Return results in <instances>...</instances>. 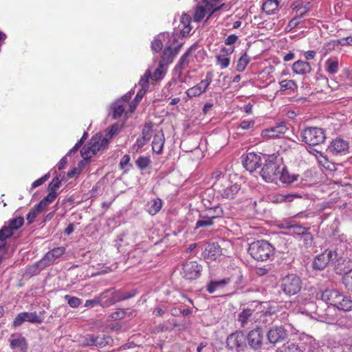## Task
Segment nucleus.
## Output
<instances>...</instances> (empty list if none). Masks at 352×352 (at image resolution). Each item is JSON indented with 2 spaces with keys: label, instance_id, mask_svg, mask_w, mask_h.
<instances>
[{
  "label": "nucleus",
  "instance_id": "obj_32",
  "mask_svg": "<svg viewBox=\"0 0 352 352\" xmlns=\"http://www.w3.org/2000/svg\"><path fill=\"white\" fill-rule=\"evenodd\" d=\"M223 215V210L219 206L208 208L201 213V217H208L214 221V219L221 217Z\"/></svg>",
  "mask_w": 352,
  "mask_h": 352
},
{
  "label": "nucleus",
  "instance_id": "obj_15",
  "mask_svg": "<svg viewBox=\"0 0 352 352\" xmlns=\"http://www.w3.org/2000/svg\"><path fill=\"white\" fill-rule=\"evenodd\" d=\"M226 343L229 349H236L239 352L243 351L246 346L244 333L242 331H236L230 334L227 338Z\"/></svg>",
  "mask_w": 352,
  "mask_h": 352
},
{
  "label": "nucleus",
  "instance_id": "obj_3",
  "mask_svg": "<svg viewBox=\"0 0 352 352\" xmlns=\"http://www.w3.org/2000/svg\"><path fill=\"white\" fill-rule=\"evenodd\" d=\"M248 252L255 260L264 261L274 256V248L267 241L259 240L250 245Z\"/></svg>",
  "mask_w": 352,
  "mask_h": 352
},
{
  "label": "nucleus",
  "instance_id": "obj_7",
  "mask_svg": "<svg viewBox=\"0 0 352 352\" xmlns=\"http://www.w3.org/2000/svg\"><path fill=\"white\" fill-rule=\"evenodd\" d=\"M302 140L309 146H316L324 142L325 136L322 129L308 127L301 133Z\"/></svg>",
  "mask_w": 352,
  "mask_h": 352
},
{
  "label": "nucleus",
  "instance_id": "obj_8",
  "mask_svg": "<svg viewBox=\"0 0 352 352\" xmlns=\"http://www.w3.org/2000/svg\"><path fill=\"white\" fill-rule=\"evenodd\" d=\"M288 129L287 124L284 121H281L277 122L274 126L263 129L261 135L264 140L279 138L285 134Z\"/></svg>",
  "mask_w": 352,
  "mask_h": 352
},
{
  "label": "nucleus",
  "instance_id": "obj_41",
  "mask_svg": "<svg viewBox=\"0 0 352 352\" xmlns=\"http://www.w3.org/2000/svg\"><path fill=\"white\" fill-rule=\"evenodd\" d=\"M165 65L166 64L164 63L161 61L160 62L158 67L155 69L153 74L152 76L151 75V78L153 80H159L164 78L166 72V69L164 67Z\"/></svg>",
  "mask_w": 352,
  "mask_h": 352
},
{
  "label": "nucleus",
  "instance_id": "obj_59",
  "mask_svg": "<svg viewBox=\"0 0 352 352\" xmlns=\"http://www.w3.org/2000/svg\"><path fill=\"white\" fill-rule=\"evenodd\" d=\"M302 238L303 239L305 245L308 247L311 246L312 241H313V235L311 232L307 230L305 234H303L302 236Z\"/></svg>",
  "mask_w": 352,
  "mask_h": 352
},
{
  "label": "nucleus",
  "instance_id": "obj_23",
  "mask_svg": "<svg viewBox=\"0 0 352 352\" xmlns=\"http://www.w3.org/2000/svg\"><path fill=\"white\" fill-rule=\"evenodd\" d=\"M230 283V277L225 278L218 280H210L206 286V290L210 294H213L217 292H221L225 289L226 286Z\"/></svg>",
  "mask_w": 352,
  "mask_h": 352
},
{
  "label": "nucleus",
  "instance_id": "obj_13",
  "mask_svg": "<svg viewBox=\"0 0 352 352\" xmlns=\"http://www.w3.org/2000/svg\"><path fill=\"white\" fill-rule=\"evenodd\" d=\"M258 312H254L251 309H244L239 314L238 322L243 328H250L254 325L257 320Z\"/></svg>",
  "mask_w": 352,
  "mask_h": 352
},
{
  "label": "nucleus",
  "instance_id": "obj_28",
  "mask_svg": "<svg viewBox=\"0 0 352 352\" xmlns=\"http://www.w3.org/2000/svg\"><path fill=\"white\" fill-rule=\"evenodd\" d=\"M165 142L164 135L162 131L156 133L152 142L153 151L157 154L162 153Z\"/></svg>",
  "mask_w": 352,
  "mask_h": 352
},
{
  "label": "nucleus",
  "instance_id": "obj_35",
  "mask_svg": "<svg viewBox=\"0 0 352 352\" xmlns=\"http://www.w3.org/2000/svg\"><path fill=\"white\" fill-rule=\"evenodd\" d=\"M212 179H214V182L212 183V187L214 190L217 189V185L220 184L223 185L225 182H226L228 179L226 176V173H223L219 170H217L212 173L211 176Z\"/></svg>",
  "mask_w": 352,
  "mask_h": 352
},
{
  "label": "nucleus",
  "instance_id": "obj_16",
  "mask_svg": "<svg viewBox=\"0 0 352 352\" xmlns=\"http://www.w3.org/2000/svg\"><path fill=\"white\" fill-rule=\"evenodd\" d=\"M337 257V253L333 250H326L318 255L313 263V267L316 270H322L325 268L327 264Z\"/></svg>",
  "mask_w": 352,
  "mask_h": 352
},
{
  "label": "nucleus",
  "instance_id": "obj_62",
  "mask_svg": "<svg viewBox=\"0 0 352 352\" xmlns=\"http://www.w3.org/2000/svg\"><path fill=\"white\" fill-rule=\"evenodd\" d=\"M118 131V126L116 125H113L109 129L108 133L106 134L104 137H103L104 139L107 140V142H109V140L112 138L113 135H115Z\"/></svg>",
  "mask_w": 352,
  "mask_h": 352
},
{
  "label": "nucleus",
  "instance_id": "obj_21",
  "mask_svg": "<svg viewBox=\"0 0 352 352\" xmlns=\"http://www.w3.org/2000/svg\"><path fill=\"white\" fill-rule=\"evenodd\" d=\"M118 297V293L114 288L107 289L98 295V298L102 299V301L108 303V305L102 306V307H109L116 302H120Z\"/></svg>",
  "mask_w": 352,
  "mask_h": 352
},
{
  "label": "nucleus",
  "instance_id": "obj_31",
  "mask_svg": "<svg viewBox=\"0 0 352 352\" xmlns=\"http://www.w3.org/2000/svg\"><path fill=\"white\" fill-rule=\"evenodd\" d=\"M181 45L173 49L170 46H168L163 52L161 62L167 65L173 62L174 56L178 53Z\"/></svg>",
  "mask_w": 352,
  "mask_h": 352
},
{
  "label": "nucleus",
  "instance_id": "obj_40",
  "mask_svg": "<svg viewBox=\"0 0 352 352\" xmlns=\"http://www.w3.org/2000/svg\"><path fill=\"white\" fill-rule=\"evenodd\" d=\"M250 61V56L244 53L238 60L236 69L239 72H243Z\"/></svg>",
  "mask_w": 352,
  "mask_h": 352
},
{
  "label": "nucleus",
  "instance_id": "obj_11",
  "mask_svg": "<svg viewBox=\"0 0 352 352\" xmlns=\"http://www.w3.org/2000/svg\"><path fill=\"white\" fill-rule=\"evenodd\" d=\"M247 341L251 349L257 351L262 348L264 342V333L263 329L256 327L247 334Z\"/></svg>",
  "mask_w": 352,
  "mask_h": 352
},
{
  "label": "nucleus",
  "instance_id": "obj_27",
  "mask_svg": "<svg viewBox=\"0 0 352 352\" xmlns=\"http://www.w3.org/2000/svg\"><path fill=\"white\" fill-rule=\"evenodd\" d=\"M284 228L288 234L300 236L308 230L304 226L292 223H286Z\"/></svg>",
  "mask_w": 352,
  "mask_h": 352
},
{
  "label": "nucleus",
  "instance_id": "obj_9",
  "mask_svg": "<svg viewBox=\"0 0 352 352\" xmlns=\"http://www.w3.org/2000/svg\"><path fill=\"white\" fill-rule=\"evenodd\" d=\"M113 341L112 338L104 334H87L82 338V344L84 346H95L103 347L109 344Z\"/></svg>",
  "mask_w": 352,
  "mask_h": 352
},
{
  "label": "nucleus",
  "instance_id": "obj_46",
  "mask_svg": "<svg viewBox=\"0 0 352 352\" xmlns=\"http://www.w3.org/2000/svg\"><path fill=\"white\" fill-rule=\"evenodd\" d=\"M151 78V71L149 69H147L144 76L141 78V79L139 81L138 85L141 87L142 90H144L145 91H147L148 88V78Z\"/></svg>",
  "mask_w": 352,
  "mask_h": 352
},
{
  "label": "nucleus",
  "instance_id": "obj_39",
  "mask_svg": "<svg viewBox=\"0 0 352 352\" xmlns=\"http://www.w3.org/2000/svg\"><path fill=\"white\" fill-rule=\"evenodd\" d=\"M122 100H117L111 105L113 112V117L114 119H118L122 115L124 111L125 105L122 104Z\"/></svg>",
  "mask_w": 352,
  "mask_h": 352
},
{
  "label": "nucleus",
  "instance_id": "obj_51",
  "mask_svg": "<svg viewBox=\"0 0 352 352\" xmlns=\"http://www.w3.org/2000/svg\"><path fill=\"white\" fill-rule=\"evenodd\" d=\"M300 197L298 194H287V195H280L277 197L276 201L278 202H290L292 201L295 198Z\"/></svg>",
  "mask_w": 352,
  "mask_h": 352
},
{
  "label": "nucleus",
  "instance_id": "obj_29",
  "mask_svg": "<svg viewBox=\"0 0 352 352\" xmlns=\"http://www.w3.org/2000/svg\"><path fill=\"white\" fill-rule=\"evenodd\" d=\"M212 1H208V2H204L206 3L205 8L203 6H199L196 9L195 14H194V20L196 22L201 21L204 17L205 16L206 14L208 12H210V13L212 11Z\"/></svg>",
  "mask_w": 352,
  "mask_h": 352
},
{
  "label": "nucleus",
  "instance_id": "obj_14",
  "mask_svg": "<svg viewBox=\"0 0 352 352\" xmlns=\"http://www.w3.org/2000/svg\"><path fill=\"white\" fill-rule=\"evenodd\" d=\"M266 336L269 343L274 346L284 341L287 337V333L283 327L274 326L269 329Z\"/></svg>",
  "mask_w": 352,
  "mask_h": 352
},
{
  "label": "nucleus",
  "instance_id": "obj_26",
  "mask_svg": "<svg viewBox=\"0 0 352 352\" xmlns=\"http://www.w3.org/2000/svg\"><path fill=\"white\" fill-rule=\"evenodd\" d=\"M204 255L212 260L217 259L221 254V249L217 243H208L204 252Z\"/></svg>",
  "mask_w": 352,
  "mask_h": 352
},
{
  "label": "nucleus",
  "instance_id": "obj_19",
  "mask_svg": "<svg viewBox=\"0 0 352 352\" xmlns=\"http://www.w3.org/2000/svg\"><path fill=\"white\" fill-rule=\"evenodd\" d=\"M349 149L348 142L342 138H336L333 140L329 146L327 151L332 155H344Z\"/></svg>",
  "mask_w": 352,
  "mask_h": 352
},
{
  "label": "nucleus",
  "instance_id": "obj_42",
  "mask_svg": "<svg viewBox=\"0 0 352 352\" xmlns=\"http://www.w3.org/2000/svg\"><path fill=\"white\" fill-rule=\"evenodd\" d=\"M340 43H338V40L337 41H331L328 43H326L324 44L322 52V57L326 56L330 52L334 50L336 47L338 46Z\"/></svg>",
  "mask_w": 352,
  "mask_h": 352
},
{
  "label": "nucleus",
  "instance_id": "obj_52",
  "mask_svg": "<svg viewBox=\"0 0 352 352\" xmlns=\"http://www.w3.org/2000/svg\"><path fill=\"white\" fill-rule=\"evenodd\" d=\"M148 141V140L141 136L137 139L135 143L132 146L131 149L137 152L140 148L146 145Z\"/></svg>",
  "mask_w": 352,
  "mask_h": 352
},
{
  "label": "nucleus",
  "instance_id": "obj_34",
  "mask_svg": "<svg viewBox=\"0 0 352 352\" xmlns=\"http://www.w3.org/2000/svg\"><path fill=\"white\" fill-rule=\"evenodd\" d=\"M162 205L163 202L161 199L154 198L148 201L146 204V211L151 215H155L161 210Z\"/></svg>",
  "mask_w": 352,
  "mask_h": 352
},
{
  "label": "nucleus",
  "instance_id": "obj_64",
  "mask_svg": "<svg viewBox=\"0 0 352 352\" xmlns=\"http://www.w3.org/2000/svg\"><path fill=\"white\" fill-rule=\"evenodd\" d=\"M286 352H301V350L298 345L292 343L288 345Z\"/></svg>",
  "mask_w": 352,
  "mask_h": 352
},
{
  "label": "nucleus",
  "instance_id": "obj_22",
  "mask_svg": "<svg viewBox=\"0 0 352 352\" xmlns=\"http://www.w3.org/2000/svg\"><path fill=\"white\" fill-rule=\"evenodd\" d=\"M198 47L197 43H194L188 50L182 56L178 63L175 67V71L179 74H181L182 71L186 69L188 64L189 60L188 56L194 52Z\"/></svg>",
  "mask_w": 352,
  "mask_h": 352
},
{
  "label": "nucleus",
  "instance_id": "obj_58",
  "mask_svg": "<svg viewBox=\"0 0 352 352\" xmlns=\"http://www.w3.org/2000/svg\"><path fill=\"white\" fill-rule=\"evenodd\" d=\"M41 212L37 210L35 207L32 208L27 214V219L28 220L29 223H32L34 221V219Z\"/></svg>",
  "mask_w": 352,
  "mask_h": 352
},
{
  "label": "nucleus",
  "instance_id": "obj_33",
  "mask_svg": "<svg viewBox=\"0 0 352 352\" xmlns=\"http://www.w3.org/2000/svg\"><path fill=\"white\" fill-rule=\"evenodd\" d=\"M298 176V175L296 174H289L286 166L283 164L280 170L278 180H280L283 184H290L297 180Z\"/></svg>",
  "mask_w": 352,
  "mask_h": 352
},
{
  "label": "nucleus",
  "instance_id": "obj_12",
  "mask_svg": "<svg viewBox=\"0 0 352 352\" xmlns=\"http://www.w3.org/2000/svg\"><path fill=\"white\" fill-rule=\"evenodd\" d=\"M212 72H209L206 74V78L202 80L197 85L189 88L186 94L189 98L197 97L205 93L208 87L212 82Z\"/></svg>",
  "mask_w": 352,
  "mask_h": 352
},
{
  "label": "nucleus",
  "instance_id": "obj_6",
  "mask_svg": "<svg viewBox=\"0 0 352 352\" xmlns=\"http://www.w3.org/2000/svg\"><path fill=\"white\" fill-rule=\"evenodd\" d=\"M217 189L214 191L217 196L226 199H233L242 193L241 185L234 183L232 184L229 179L223 184L217 185Z\"/></svg>",
  "mask_w": 352,
  "mask_h": 352
},
{
  "label": "nucleus",
  "instance_id": "obj_53",
  "mask_svg": "<svg viewBox=\"0 0 352 352\" xmlns=\"http://www.w3.org/2000/svg\"><path fill=\"white\" fill-rule=\"evenodd\" d=\"M118 293V300L120 301L125 300L127 299H129L131 298H133L137 294V292L135 289H133L128 292H117Z\"/></svg>",
  "mask_w": 352,
  "mask_h": 352
},
{
  "label": "nucleus",
  "instance_id": "obj_63",
  "mask_svg": "<svg viewBox=\"0 0 352 352\" xmlns=\"http://www.w3.org/2000/svg\"><path fill=\"white\" fill-rule=\"evenodd\" d=\"M238 40V36L235 34L229 35L225 40V44L227 45H231L234 44Z\"/></svg>",
  "mask_w": 352,
  "mask_h": 352
},
{
  "label": "nucleus",
  "instance_id": "obj_37",
  "mask_svg": "<svg viewBox=\"0 0 352 352\" xmlns=\"http://www.w3.org/2000/svg\"><path fill=\"white\" fill-rule=\"evenodd\" d=\"M278 0H267L263 3L262 9L267 14H272L278 10Z\"/></svg>",
  "mask_w": 352,
  "mask_h": 352
},
{
  "label": "nucleus",
  "instance_id": "obj_18",
  "mask_svg": "<svg viewBox=\"0 0 352 352\" xmlns=\"http://www.w3.org/2000/svg\"><path fill=\"white\" fill-rule=\"evenodd\" d=\"M202 267L195 261L186 262L183 265L182 276L188 280L197 278L201 275Z\"/></svg>",
  "mask_w": 352,
  "mask_h": 352
},
{
  "label": "nucleus",
  "instance_id": "obj_60",
  "mask_svg": "<svg viewBox=\"0 0 352 352\" xmlns=\"http://www.w3.org/2000/svg\"><path fill=\"white\" fill-rule=\"evenodd\" d=\"M255 122L254 120H243L240 123V128L242 129H250L254 126Z\"/></svg>",
  "mask_w": 352,
  "mask_h": 352
},
{
  "label": "nucleus",
  "instance_id": "obj_5",
  "mask_svg": "<svg viewBox=\"0 0 352 352\" xmlns=\"http://www.w3.org/2000/svg\"><path fill=\"white\" fill-rule=\"evenodd\" d=\"M280 292L287 296L298 294L302 288V280L295 274H289L285 276L280 281Z\"/></svg>",
  "mask_w": 352,
  "mask_h": 352
},
{
  "label": "nucleus",
  "instance_id": "obj_1",
  "mask_svg": "<svg viewBox=\"0 0 352 352\" xmlns=\"http://www.w3.org/2000/svg\"><path fill=\"white\" fill-rule=\"evenodd\" d=\"M265 164L261 171V176L267 182L277 183L283 165V158L277 153L263 155Z\"/></svg>",
  "mask_w": 352,
  "mask_h": 352
},
{
  "label": "nucleus",
  "instance_id": "obj_50",
  "mask_svg": "<svg viewBox=\"0 0 352 352\" xmlns=\"http://www.w3.org/2000/svg\"><path fill=\"white\" fill-rule=\"evenodd\" d=\"M65 299L67 301L68 305L72 308L78 307L81 303V300L76 296L65 295Z\"/></svg>",
  "mask_w": 352,
  "mask_h": 352
},
{
  "label": "nucleus",
  "instance_id": "obj_24",
  "mask_svg": "<svg viewBox=\"0 0 352 352\" xmlns=\"http://www.w3.org/2000/svg\"><path fill=\"white\" fill-rule=\"evenodd\" d=\"M292 68L293 72L298 75H306L310 74L312 71L310 63L302 60L294 62Z\"/></svg>",
  "mask_w": 352,
  "mask_h": 352
},
{
  "label": "nucleus",
  "instance_id": "obj_44",
  "mask_svg": "<svg viewBox=\"0 0 352 352\" xmlns=\"http://www.w3.org/2000/svg\"><path fill=\"white\" fill-rule=\"evenodd\" d=\"M126 316H128L129 317H132L133 313L128 312L126 310L124 309H118L111 314L110 318L113 320H118L124 318Z\"/></svg>",
  "mask_w": 352,
  "mask_h": 352
},
{
  "label": "nucleus",
  "instance_id": "obj_38",
  "mask_svg": "<svg viewBox=\"0 0 352 352\" xmlns=\"http://www.w3.org/2000/svg\"><path fill=\"white\" fill-rule=\"evenodd\" d=\"M168 36L169 35L168 34L164 33L156 36L153 41L151 43L152 50L155 52H160L163 47L162 40H165V38H168Z\"/></svg>",
  "mask_w": 352,
  "mask_h": 352
},
{
  "label": "nucleus",
  "instance_id": "obj_48",
  "mask_svg": "<svg viewBox=\"0 0 352 352\" xmlns=\"http://www.w3.org/2000/svg\"><path fill=\"white\" fill-rule=\"evenodd\" d=\"M151 163V160L148 157L141 156L136 160V165L141 170L146 169Z\"/></svg>",
  "mask_w": 352,
  "mask_h": 352
},
{
  "label": "nucleus",
  "instance_id": "obj_49",
  "mask_svg": "<svg viewBox=\"0 0 352 352\" xmlns=\"http://www.w3.org/2000/svg\"><path fill=\"white\" fill-rule=\"evenodd\" d=\"M200 217L201 219L196 223L195 228H199L200 227H209L214 224V221L208 217H201V214L200 215Z\"/></svg>",
  "mask_w": 352,
  "mask_h": 352
},
{
  "label": "nucleus",
  "instance_id": "obj_20",
  "mask_svg": "<svg viewBox=\"0 0 352 352\" xmlns=\"http://www.w3.org/2000/svg\"><path fill=\"white\" fill-rule=\"evenodd\" d=\"M261 156L254 153H247L244 160L243 166L250 172H253L261 166Z\"/></svg>",
  "mask_w": 352,
  "mask_h": 352
},
{
  "label": "nucleus",
  "instance_id": "obj_10",
  "mask_svg": "<svg viewBox=\"0 0 352 352\" xmlns=\"http://www.w3.org/2000/svg\"><path fill=\"white\" fill-rule=\"evenodd\" d=\"M24 223L22 217L12 218L5 223V225L0 230V239L10 238L15 230H19Z\"/></svg>",
  "mask_w": 352,
  "mask_h": 352
},
{
  "label": "nucleus",
  "instance_id": "obj_43",
  "mask_svg": "<svg viewBox=\"0 0 352 352\" xmlns=\"http://www.w3.org/2000/svg\"><path fill=\"white\" fill-rule=\"evenodd\" d=\"M281 91L285 90H295L297 89L298 85L293 80H283L279 82Z\"/></svg>",
  "mask_w": 352,
  "mask_h": 352
},
{
  "label": "nucleus",
  "instance_id": "obj_54",
  "mask_svg": "<svg viewBox=\"0 0 352 352\" xmlns=\"http://www.w3.org/2000/svg\"><path fill=\"white\" fill-rule=\"evenodd\" d=\"M100 298H98V296L95 297L92 300H86L85 303V307H94L95 305H100V306H107L108 305V303L107 304L105 302H103L101 300Z\"/></svg>",
  "mask_w": 352,
  "mask_h": 352
},
{
  "label": "nucleus",
  "instance_id": "obj_2",
  "mask_svg": "<svg viewBox=\"0 0 352 352\" xmlns=\"http://www.w3.org/2000/svg\"><path fill=\"white\" fill-rule=\"evenodd\" d=\"M317 296H320V298L327 304L333 305L339 310L344 311L352 310V300L351 297L344 295L338 290L327 289L320 294H318Z\"/></svg>",
  "mask_w": 352,
  "mask_h": 352
},
{
  "label": "nucleus",
  "instance_id": "obj_17",
  "mask_svg": "<svg viewBox=\"0 0 352 352\" xmlns=\"http://www.w3.org/2000/svg\"><path fill=\"white\" fill-rule=\"evenodd\" d=\"M25 322H29L33 324H40L42 322V319L37 315L36 311L21 312L15 317L13 320L12 325L14 327H17L21 326Z\"/></svg>",
  "mask_w": 352,
  "mask_h": 352
},
{
  "label": "nucleus",
  "instance_id": "obj_30",
  "mask_svg": "<svg viewBox=\"0 0 352 352\" xmlns=\"http://www.w3.org/2000/svg\"><path fill=\"white\" fill-rule=\"evenodd\" d=\"M65 252V248L64 247H58L54 248L45 254L43 258V261L45 263H52L56 259L59 258Z\"/></svg>",
  "mask_w": 352,
  "mask_h": 352
},
{
  "label": "nucleus",
  "instance_id": "obj_55",
  "mask_svg": "<svg viewBox=\"0 0 352 352\" xmlns=\"http://www.w3.org/2000/svg\"><path fill=\"white\" fill-rule=\"evenodd\" d=\"M141 136L150 140L152 136V126L150 124H146L144 126Z\"/></svg>",
  "mask_w": 352,
  "mask_h": 352
},
{
  "label": "nucleus",
  "instance_id": "obj_61",
  "mask_svg": "<svg viewBox=\"0 0 352 352\" xmlns=\"http://www.w3.org/2000/svg\"><path fill=\"white\" fill-rule=\"evenodd\" d=\"M56 197H57V193L56 192L50 191L48 195L45 197H44L43 199L47 203V205H49L55 200Z\"/></svg>",
  "mask_w": 352,
  "mask_h": 352
},
{
  "label": "nucleus",
  "instance_id": "obj_57",
  "mask_svg": "<svg viewBox=\"0 0 352 352\" xmlns=\"http://www.w3.org/2000/svg\"><path fill=\"white\" fill-rule=\"evenodd\" d=\"M60 180L58 178H54L52 181L49 184V190L52 192H56V190L60 187Z\"/></svg>",
  "mask_w": 352,
  "mask_h": 352
},
{
  "label": "nucleus",
  "instance_id": "obj_47",
  "mask_svg": "<svg viewBox=\"0 0 352 352\" xmlns=\"http://www.w3.org/2000/svg\"><path fill=\"white\" fill-rule=\"evenodd\" d=\"M342 283L345 287L352 292V270H350L342 277Z\"/></svg>",
  "mask_w": 352,
  "mask_h": 352
},
{
  "label": "nucleus",
  "instance_id": "obj_56",
  "mask_svg": "<svg viewBox=\"0 0 352 352\" xmlns=\"http://www.w3.org/2000/svg\"><path fill=\"white\" fill-rule=\"evenodd\" d=\"M50 173L45 174L44 176L41 177V178L36 179L34 181L32 184V188H35L41 185H42L43 183H45L49 178H50Z\"/></svg>",
  "mask_w": 352,
  "mask_h": 352
},
{
  "label": "nucleus",
  "instance_id": "obj_4",
  "mask_svg": "<svg viewBox=\"0 0 352 352\" xmlns=\"http://www.w3.org/2000/svg\"><path fill=\"white\" fill-rule=\"evenodd\" d=\"M109 142L102 135L96 134L91 138L87 147L82 148L80 151L81 155L85 160H88L98 151L104 150L107 147Z\"/></svg>",
  "mask_w": 352,
  "mask_h": 352
},
{
  "label": "nucleus",
  "instance_id": "obj_25",
  "mask_svg": "<svg viewBox=\"0 0 352 352\" xmlns=\"http://www.w3.org/2000/svg\"><path fill=\"white\" fill-rule=\"evenodd\" d=\"M10 347L12 349L17 350L18 352H27L28 344L25 338L21 336H18L15 338L14 336H12Z\"/></svg>",
  "mask_w": 352,
  "mask_h": 352
},
{
  "label": "nucleus",
  "instance_id": "obj_45",
  "mask_svg": "<svg viewBox=\"0 0 352 352\" xmlns=\"http://www.w3.org/2000/svg\"><path fill=\"white\" fill-rule=\"evenodd\" d=\"M217 63L221 69H226L228 67L230 63V58L225 54H219L216 56Z\"/></svg>",
  "mask_w": 352,
  "mask_h": 352
},
{
  "label": "nucleus",
  "instance_id": "obj_36",
  "mask_svg": "<svg viewBox=\"0 0 352 352\" xmlns=\"http://www.w3.org/2000/svg\"><path fill=\"white\" fill-rule=\"evenodd\" d=\"M325 69L330 74H336L339 69V63L337 57H331L325 62Z\"/></svg>",
  "mask_w": 352,
  "mask_h": 352
}]
</instances>
